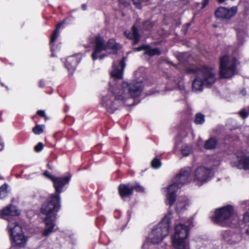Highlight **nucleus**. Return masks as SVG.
I'll return each mask as SVG.
<instances>
[{"instance_id": "obj_27", "label": "nucleus", "mask_w": 249, "mask_h": 249, "mask_svg": "<svg viewBox=\"0 0 249 249\" xmlns=\"http://www.w3.org/2000/svg\"><path fill=\"white\" fill-rule=\"evenodd\" d=\"M154 26V23L150 20H146L144 21L142 24V30L144 31H151Z\"/></svg>"}, {"instance_id": "obj_18", "label": "nucleus", "mask_w": 249, "mask_h": 249, "mask_svg": "<svg viewBox=\"0 0 249 249\" xmlns=\"http://www.w3.org/2000/svg\"><path fill=\"white\" fill-rule=\"evenodd\" d=\"M238 159L231 162V165L239 169L249 170V157H237Z\"/></svg>"}, {"instance_id": "obj_15", "label": "nucleus", "mask_w": 249, "mask_h": 249, "mask_svg": "<svg viewBox=\"0 0 249 249\" xmlns=\"http://www.w3.org/2000/svg\"><path fill=\"white\" fill-rule=\"evenodd\" d=\"M80 61L81 58H78L76 55H72L67 58L65 65L70 74H73Z\"/></svg>"}, {"instance_id": "obj_36", "label": "nucleus", "mask_w": 249, "mask_h": 249, "mask_svg": "<svg viewBox=\"0 0 249 249\" xmlns=\"http://www.w3.org/2000/svg\"><path fill=\"white\" fill-rule=\"evenodd\" d=\"M237 236L236 234H233L231 236V239H227V241L231 243H236L239 242L241 239V237L239 236L238 240H235V237Z\"/></svg>"}, {"instance_id": "obj_1", "label": "nucleus", "mask_w": 249, "mask_h": 249, "mask_svg": "<svg viewBox=\"0 0 249 249\" xmlns=\"http://www.w3.org/2000/svg\"><path fill=\"white\" fill-rule=\"evenodd\" d=\"M60 208V197L58 195H52L42 203L40 212L46 216L44 219L46 229L42 232L43 235L48 236L54 231L56 213Z\"/></svg>"}, {"instance_id": "obj_22", "label": "nucleus", "mask_w": 249, "mask_h": 249, "mask_svg": "<svg viewBox=\"0 0 249 249\" xmlns=\"http://www.w3.org/2000/svg\"><path fill=\"white\" fill-rule=\"evenodd\" d=\"M138 20H137L135 24L132 27V35L133 37V45L138 44L141 38V36L139 34V30L137 27L138 25Z\"/></svg>"}, {"instance_id": "obj_40", "label": "nucleus", "mask_w": 249, "mask_h": 249, "mask_svg": "<svg viewBox=\"0 0 249 249\" xmlns=\"http://www.w3.org/2000/svg\"><path fill=\"white\" fill-rule=\"evenodd\" d=\"M209 0H202L201 2V9H204L209 4Z\"/></svg>"}, {"instance_id": "obj_47", "label": "nucleus", "mask_w": 249, "mask_h": 249, "mask_svg": "<svg viewBox=\"0 0 249 249\" xmlns=\"http://www.w3.org/2000/svg\"><path fill=\"white\" fill-rule=\"evenodd\" d=\"M82 8L83 10H86L87 9V5L86 4H83L82 5Z\"/></svg>"}, {"instance_id": "obj_46", "label": "nucleus", "mask_w": 249, "mask_h": 249, "mask_svg": "<svg viewBox=\"0 0 249 249\" xmlns=\"http://www.w3.org/2000/svg\"><path fill=\"white\" fill-rule=\"evenodd\" d=\"M191 24H192L191 22H188V23H187L184 24L183 25L185 26V27H186L187 28H188L189 29V28L190 27Z\"/></svg>"}, {"instance_id": "obj_30", "label": "nucleus", "mask_w": 249, "mask_h": 249, "mask_svg": "<svg viewBox=\"0 0 249 249\" xmlns=\"http://www.w3.org/2000/svg\"><path fill=\"white\" fill-rule=\"evenodd\" d=\"M8 185L6 184H4L0 187V198L2 199L5 198L8 193L7 191Z\"/></svg>"}, {"instance_id": "obj_25", "label": "nucleus", "mask_w": 249, "mask_h": 249, "mask_svg": "<svg viewBox=\"0 0 249 249\" xmlns=\"http://www.w3.org/2000/svg\"><path fill=\"white\" fill-rule=\"evenodd\" d=\"M194 150L192 144H185L182 146L180 151L182 156H189L193 153Z\"/></svg>"}, {"instance_id": "obj_20", "label": "nucleus", "mask_w": 249, "mask_h": 249, "mask_svg": "<svg viewBox=\"0 0 249 249\" xmlns=\"http://www.w3.org/2000/svg\"><path fill=\"white\" fill-rule=\"evenodd\" d=\"M119 194L123 199L129 197L133 194V188L129 184H121L118 187Z\"/></svg>"}, {"instance_id": "obj_21", "label": "nucleus", "mask_w": 249, "mask_h": 249, "mask_svg": "<svg viewBox=\"0 0 249 249\" xmlns=\"http://www.w3.org/2000/svg\"><path fill=\"white\" fill-rule=\"evenodd\" d=\"M213 84H206L204 81V77L203 79L198 76H196L194 80L192 83V88L195 90L202 91L203 89V85L212 86Z\"/></svg>"}, {"instance_id": "obj_9", "label": "nucleus", "mask_w": 249, "mask_h": 249, "mask_svg": "<svg viewBox=\"0 0 249 249\" xmlns=\"http://www.w3.org/2000/svg\"><path fill=\"white\" fill-rule=\"evenodd\" d=\"M213 68L209 66L202 65L200 67L193 66L185 69L187 74H198L201 72L206 84H214L216 81V76L213 72Z\"/></svg>"}, {"instance_id": "obj_50", "label": "nucleus", "mask_w": 249, "mask_h": 249, "mask_svg": "<svg viewBox=\"0 0 249 249\" xmlns=\"http://www.w3.org/2000/svg\"><path fill=\"white\" fill-rule=\"evenodd\" d=\"M145 246V244H144V245L142 246V248H143H143H144V247Z\"/></svg>"}, {"instance_id": "obj_11", "label": "nucleus", "mask_w": 249, "mask_h": 249, "mask_svg": "<svg viewBox=\"0 0 249 249\" xmlns=\"http://www.w3.org/2000/svg\"><path fill=\"white\" fill-rule=\"evenodd\" d=\"M211 174V169L203 166L198 167L194 172V181L198 185L200 186L210 179Z\"/></svg>"}, {"instance_id": "obj_7", "label": "nucleus", "mask_w": 249, "mask_h": 249, "mask_svg": "<svg viewBox=\"0 0 249 249\" xmlns=\"http://www.w3.org/2000/svg\"><path fill=\"white\" fill-rule=\"evenodd\" d=\"M188 227L182 224L175 227V233L172 237V244L175 249H189L188 243L185 241L189 233Z\"/></svg>"}, {"instance_id": "obj_12", "label": "nucleus", "mask_w": 249, "mask_h": 249, "mask_svg": "<svg viewBox=\"0 0 249 249\" xmlns=\"http://www.w3.org/2000/svg\"><path fill=\"white\" fill-rule=\"evenodd\" d=\"M126 90L128 94L132 98L139 97L143 90V86L142 82L133 80L129 83H126Z\"/></svg>"}, {"instance_id": "obj_16", "label": "nucleus", "mask_w": 249, "mask_h": 249, "mask_svg": "<svg viewBox=\"0 0 249 249\" xmlns=\"http://www.w3.org/2000/svg\"><path fill=\"white\" fill-rule=\"evenodd\" d=\"M119 67L113 66V71L111 72V77L116 79H122L123 78L124 71L125 67V58L123 57L119 62Z\"/></svg>"}, {"instance_id": "obj_31", "label": "nucleus", "mask_w": 249, "mask_h": 249, "mask_svg": "<svg viewBox=\"0 0 249 249\" xmlns=\"http://www.w3.org/2000/svg\"><path fill=\"white\" fill-rule=\"evenodd\" d=\"M161 165L160 160L157 158H155L151 161V166L154 168H159L160 167Z\"/></svg>"}, {"instance_id": "obj_32", "label": "nucleus", "mask_w": 249, "mask_h": 249, "mask_svg": "<svg viewBox=\"0 0 249 249\" xmlns=\"http://www.w3.org/2000/svg\"><path fill=\"white\" fill-rule=\"evenodd\" d=\"M132 187L133 191L135 190L138 192H143L144 191L143 188L138 183H136L135 185L132 186Z\"/></svg>"}, {"instance_id": "obj_29", "label": "nucleus", "mask_w": 249, "mask_h": 249, "mask_svg": "<svg viewBox=\"0 0 249 249\" xmlns=\"http://www.w3.org/2000/svg\"><path fill=\"white\" fill-rule=\"evenodd\" d=\"M44 125L36 124L32 129L33 132L36 135H39L43 132Z\"/></svg>"}, {"instance_id": "obj_23", "label": "nucleus", "mask_w": 249, "mask_h": 249, "mask_svg": "<svg viewBox=\"0 0 249 249\" xmlns=\"http://www.w3.org/2000/svg\"><path fill=\"white\" fill-rule=\"evenodd\" d=\"M119 46V44L117 43L114 38H110L106 43V50H111L113 52L117 53L120 49Z\"/></svg>"}, {"instance_id": "obj_2", "label": "nucleus", "mask_w": 249, "mask_h": 249, "mask_svg": "<svg viewBox=\"0 0 249 249\" xmlns=\"http://www.w3.org/2000/svg\"><path fill=\"white\" fill-rule=\"evenodd\" d=\"M191 172L190 168H184L173 178L172 183L166 188L167 194L165 203L167 205L171 206L174 204L176 199V193L179 188L190 181Z\"/></svg>"}, {"instance_id": "obj_17", "label": "nucleus", "mask_w": 249, "mask_h": 249, "mask_svg": "<svg viewBox=\"0 0 249 249\" xmlns=\"http://www.w3.org/2000/svg\"><path fill=\"white\" fill-rule=\"evenodd\" d=\"M20 213V211L16 206L10 204L4 207L1 212L0 211V215H2L3 218H6V217L9 216H18Z\"/></svg>"}, {"instance_id": "obj_14", "label": "nucleus", "mask_w": 249, "mask_h": 249, "mask_svg": "<svg viewBox=\"0 0 249 249\" xmlns=\"http://www.w3.org/2000/svg\"><path fill=\"white\" fill-rule=\"evenodd\" d=\"M237 12L236 8L232 7L228 9L225 7H219L215 12V16L217 18L229 19Z\"/></svg>"}, {"instance_id": "obj_26", "label": "nucleus", "mask_w": 249, "mask_h": 249, "mask_svg": "<svg viewBox=\"0 0 249 249\" xmlns=\"http://www.w3.org/2000/svg\"><path fill=\"white\" fill-rule=\"evenodd\" d=\"M144 54H147L150 56H153L154 55H159L161 54V51L160 49L158 48H151V47L147 45L145 52L144 53Z\"/></svg>"}, {"instance_id": "obj_41", "label": "nucleus", "mask_w": 249, "mask_h": 249, "mask_svg": "<svg viewBox=\"0 0 249 249\" xmlns=\"http://www.w3.org/2000/svg\"><path fill=\"white\" fill-rule=\"evenodd\" d=\"M38 86L40 88H44L45 86V81L43 79L40 80L39 81Z\"/></svg>"}, {"instance_id": "obj_3", "label": "nucleus", "mask_w": 249, "mask_h": 249, "mask_svg": "<svg viewBox=\"0 0 249 249\" xmlns=\"http://www.w3.org/2000/svg\"><path fill=\"white\" fill-rule=\"evenodd\" d=\"M238 220V216L231 205L221 207L215 212L214 221L221 226H230Z\"/></svg>"}, {"instance_id": "obj_43", "label": "nucleus", "mask_w": 249, "mask_h": 249, "mask_svg": "<svg viewBox=\"0 0 249 249\" xmlns=\"http://www.w3.org/2000/svg\"><path fill=\"white\" fill-rule=\"evenodd\" d=\"M181 31L184 35H186L188 31V28L186 27H185V26L183 25L182 27Z\"/></svg>"}, {"instance_id": "obj_6", "label": "nucleus", "mask_w": 249, "mask_h": 249, "mask_svg": "<svg viewBox=\"0 0 249 249\" xmlns=\"http://www.w3.org/2000/svg\"><path fill=\"white\" fill-rule=\"evenodd\" d=\"M170 223V217L165 216L162 221L152 230L149 236V240L152 244H158L162 241L169 233Z\"/></svg>"}, {"instance_id": "obj_35", "label": "nucleus", "mask_w": 249, "mask_h": 249, "mask_svg": "<svg viewBox=\"0 0 249 249\" xmlns=\"http://www.w3.org/2000/svg\"><path fill=\"white\" fill-rule=\"evenodd\" d=\"M36 114L40 117L43 118L45 120L48 119V117L47 116L45 112L43 110H38L36 112Z\"/></svg>"}, {"instance_id": "obj_34", "label": "nucleus", "mask_w": 249, "mask_h": 249, "mask_svg": "<svg viewBox=\"0 0 249 249\" xmlns=\"http://www.w3.org/2000/svg\"><path fill=\"white\" fill-rule=\"evenodd\" d=\"M243 221L246 225L249 226V212H247L244 213Z\"/></svg>"}, {"instance_id": "obj_51", "label": "nucleus", "mask_w": 249, "mask_h": 249, "mask_svg": "<svg viewBox=\"0 0 249 249\" xmlns=\"http://www.w3.org/2000/svg\"><path fill=\"white\" fill-rule=\"evenodd\" d=\"M1 113H0V116H1Z\"/></svg>"}, {"instance_id": "obj_39", "label": "nucleus", "mask_w": 249, "mask_h": 249, "mask_svg": "<svg viewBox=\"0 0 249 249\" xmlns=\"http://www.w3.org/2000/svg\"><path fill=\"white\" fill-rule=\"evenodd\" d=\"M147 46V45H142V46H141L140 47L134 48V51H137V52H140V51H141L142 50H144L145 51L146 49Z\"/></svg>"}, {"instance_id": "obj_10", "label": "nucleus", "mask_w": 249, "mask_h": 249, "mask_svg": "<svg viewBox=\"0 0 249 249\" xmlns=\"http://www.w3.org/2000/svg\"><path fill=\"white\" fill-rule=\"evenodd\" d=\"M91 43L93 47L91 57L93 60L98 59L102 60L107 56L106 54L99 55L102 51H106L105 40L100 35H98L95 36Z\"/></svg>"}, {"instance_id": "obj_19", "label": "nucleus", "mask_w": 249, "mask_h": 249, "mask_svg": "<svg viewBox=\"0 0 249 249\" xmlns=\"http://www.w3.org/2000/svg\"><path fill=\"white\" fill-rule=\"evenodd\" d=\"M65 20L59 22L55 26V29L53 30V34L50 38V46L51 51L53 52L55 51V48L54 45V42L58 37L59 30L62 27L63 24L65 23Z\"/></svg>"}, {"instance_id": "obj_38", "label": "nucleus", "mask_w": 249, "mask_h": 249, "mask_svg": "<svg viewBox=\"0 0 249 249\" xmlns=\"http://www.w3.org/2000/svg\"><path fill=\"white\" fill-rule=\"evenodd\" d=\"M124 34L128 39L133 40V37L132 33L129 31H125L124 32Z\"/></svg>"}, {"instance_id": "obj_13", "label": "nucleus", "mask_w": 249, "mask_h": 249, "mask_svg": "<svg viewBox=\"0 0 249 249\" xmlns=\"http://www.w3.org/2000/svg\"><path fill=\"white\" fill-rule=\"evenodd\" d=\"M71 177V176L70 174L64 177H56L53 181V186L56 193L54 195H58L60 196V194L62 192L63 187L69 182Z\"/></svg>"}, {"instance_id": "obj_44", "label": "nucleus", "mask_w": 249, "mask_h": 249, "mask_svg": "<svg viewBox=\"0 0 249 249\" xmlns=\"http://www.w3.org/2000/svg\"><path fill=\"white\" fill-rule=\"evenodd\" d=\"M219 164H220L219 160H216L214 161V163H213V164H212V166H218V165H219Z\"/></svg>"}, {"instance_id": "obj_8", "label": "nucleus", "mask_w": 249, "mask_h": 249, "mask_svg": "<svg viewBox=\"0 0 249 249\" xmlns=\"http://www.w3.org/2000/svg\"><path fill=\"white\" fill-rule=\"evenodd\" d=\"M8 221V228L10 232L12 240L15 245L20 248L24 247L27 238L24 235L21 227L14 220Z\"/></svg>"}, {"instance_id": "obj_28", "label": "nucleus", "mask_w": 249, "mask_h": 249, "mask_svg": "<svg viewBox=\"0 0 249 249\" xmlns=\"http://www.w3.org/2000/svg\"><path fill=\"white\" fill-rule=\"evenodd\" d=\"M205 121V116L201 113H197L195 115L194 123L196 124H202Z\"/></svg>"}, {"instance_id": "obj_37", "label": "nucleus", "mask_w": 249, "mask_h": 249, "mask_svg": "<svg viewBox=\"0 0 249 249\" xmlns=\"http://www.w3.org/2000/svg\"><path fill=\"white\" fill-rule=\"evenodd\" d=\"M44 176H45L48 178H50L52 181H53L54 179L56 178V177L52 175L48 171H46L44 173Z\"/></svg>"}, {"instance_id": "obj_5", "label": "nucleus", "mask_w": 249, "mask_h": 249, "mask_svg": "<svg viewBox=\"0 0 249 249\" xmlns=\"http://www.w3.org/2000/svg\"><path fill=\"white\" fill-rule=\"evenodd\" d=\"M126 100L125 94L123 91L118 94L110 93L102 97L101 104L107 112L112 114L120 106L124 104Z\"/></svg>"}, {"instance_id": "obj_49", "label": "nucleus", "mask_w": 249, "mask_h": 249, "mask_svg": "<svg viewBox=\"0 0 249 249\" xmlns=\"http://www.w3.org/2000/svg\"><path fill=\"white\" fill-rule=\"evenodd\" d=\"M134 4H135V5H136V4H140V3H137V2H134Z\"/></svg>"}, {"instance_id": "obj_48", "label": "nucleus", "mask_w": 249, "mask_h": 249, "mask_svg": "<svg viewBox=\"0 0 249 249\" xmlns=\"http://www.w3.org/2000/svg\"><path fill=\"white\" fill-rule=\"evenodd\" d=\"M219 3H222L225 1V0H217Z\"/></svg>"}, {"instance_id": "obj_4", "label": "nucleus", "mask_w": 249, "mask_h": 249, "mask_svg": "<svg viewBox=\"0 0 249 249\" xmlns=\"http://www.w3.org/2000/svg\"><path fill=\"white\" fill-rule=\"evenodd\" d=\"M238 60L235 57L230 60L228 55L220 57L219 75L221 79H230L238 73L237 70Z\"/></svg>"}, {"instance_id": "obj_33", "label": "nucleus", "mask_w": 249, "mask_h": 249, "mask_svg": "<svg viewBox=\"0 0 249 249\" xmlns=\"http://www.w3.org/2000/svg\"><path fill=\"white\" fill-rule=\"evenodd\" d=\"M44 146L43 143L39 142L35 146L34 150L36 152H39L43 150Z\"/></svg>"}, {"instance_id": "obj_42", "label": "nucleus", "mask_w": 249, "mask_h": 249, "mask_svg": "<svg viewBox=\"0 0 249 249\" xmlns=\"http://www.w3.org/2000/svg\"><path fill=\"white\" fill-rule=\"evenodd\" d=\"M4 147V143L0 136V151L3 150Z\"/></svg>"}, {"instance_id": "obj_24", "label": "nucleus", "mask_w": 249, "mask_h": 249, "mask_svg": "<svg viewBox=\"0 0 249 249\" xmlns=\"http://www.w3.org/2000/svg\"><path fill=\"white\" fill-rule=\"evenodd\" d=\"M217 142V140L215 137H211L206 141L204 145V148L207 150L214 149L216 147Z\"/></svg>"}, {"instance_id": "obj_45", "label": "nucleus", "mask_w": 249, "mask_h": 249, "mask_svg": "<svg viewBox=\"0 0 249 249\" xmlns=\"http://www.w3.org/2000/svg\"><path fill=\"white\" fill-rule=\"evenodd\" d=\"M119 1L120 3H122L124 5H126L127 4V1L126 0H119Z\"/></svg>"}]
</instances>
